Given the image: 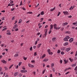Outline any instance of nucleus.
<instances>
[{
    "mask_svg": "<svg viewBox=\"0 0 77 77\" xmlns=\"http://www.w3.org/2000/svg\"><path fill=\"white\" fill-rule=\"evenodd\" d=\"M70 38V37H69V36H67L63 40L64 41H68V39Z\"/></svg>",
    "mask_w": 77,
    "mask_h": 77,
    "instance_id": "nucleus-1",
    "label": "nucleus"
},
{
    "mask_svg": "<svg viewBox=\"0 0 77 77\" xmlns=\"http://www.w3.org/2000/svg\"><path fill=\"white\" fill-rule=\"evenodd\" d=\"M47 51H48V53L50 55L51 54V55L53 54V52H51V50H50V49H48Z\"/></svg>",
    "mask_w": 77,
    "mask_h": 77,
    "instance_id": "nucleus-2",
    "label": "nucleus"
},
{
    "mask_svg": "<svg viewBox=\"0 0 77 77\" xmlns=\"http://www.w3.org/2000/svg\"><path fill=\"white\" fill-rule=\"evenodd\" d=\"M63 13L64 14V15H69V13H68V12L67 11H63Z\"/></svg>",
    "mask_w": 77,
    "mask_h": 77,
    "instance_id": "nucleus-3",
    "label": "nucleus"
},
{
    "mask_svg": "<svg viewBox=\"0 0 77 77\" xmlns=\"http://www.w3.org/2000/svg\"><path fill=\"white\" fill-rule=\"evenodd\" d=\"M28 65L29 67H30V68H33L34 67V65L30 63H29Z\"/></svg>",
    "mask_w": 77,
    "mask_h": 77,
    "instance_id": "nucleus-4",
    "label": "nucleus"
},
{
    "mask_svg": "<svg viewBox=\"0 0 77 77\" xmlns=\"http://www.w3.org/2000/svg\"><path fill=\"white\" fill-rule=\"evenodd\" d=\"M71 50V48H66V49L65 50L66 52H68L69 51Z\"/></svg>",
    "mask_w": 77,
    "mask_h": 77,
    "instance_id": "nucleus-5",
    "label": "nucleus"
},
{
    "mask_svg": "<svg viewBox=\"0 0 77 77\" xmlns=\"http://www.w3.org/2000/svg\"><path fill=\"white\" fill-rule=\"evenodd\" d=\"M20 72L22 73H25L26 72H27V71L26 70H21L20 71Z\"/></svg>",
    "mask_w": 77,
    "mask_h": 77,
    "instance_id": "nucleus-6",
    "label": "nucleus"
},
{
    "mask_svg": "<svg viewBox=\"0 0 77 77\" xmlns=\"http://www.w3.org/2000/svg\"><path fill=\"white\" fill-rule=\"evenodd\" d=\"M48 58H45L43 60V62H47L48 61Z\"/></svg>",
    "mask_w": 77,
    "mask_h": 77,
    "instance_id": "nucleus-7",
    "label": "nucleus"
},
{
    "mask_svg": "<svg viewBox=\"0 0 77 77\" xmlns=\"http://www.w3.org/2000/svg\"><path fill=\"white\" fill-rule=\"evenodd\" d=\"M18 72H15L14 74V77H16V76H17V75H18Z\"/></svg>",
    "mask_w": 77,
    "mask_h": 77,
    "instance_id": "nucleus-8",
    "label": "nucleus"
},
{
    "mask_svg": "<svg viewBox=\"0 0 77 77\" xmlns=\"http://www.w3.org/2000/svg\"><path fill=\"white\" fill-rule=\"evenodd\" d=\"M74 40L73 38H71L69 40V42L70 43L72 42V41Z\"/></svg>",
    "mask_w": 77,
    "mask_h": 77,
    "instance_id": "nucleus-9",
    "label": "nucleus"
},
{
    "mask_svg": "<svg viewBox=\"0 0 77 77\" xmlns=\"http://www.w3.org/2000/svg\"><path fill=\"white\" fill-rule=\"evenodd\" d=\"M1 61H2V63H4L5 64H6V63H7L6 61H5V60H1Z\"/></svg>",
    "mask_w": 77,
    "mask_h": 77,
    "instance_id": "nucleus-10",
    "label": "nucleus"
},
{
    "mask_svg": "<svg viewBox=\"0 0 77 77\" xmlns=\"http://www.w3.org/2000/svg\"><path fill=\"white\" fill-rule=\"evenodd\" d=\"M54 28L55 29H56H56L57 28V25L56 24H54Z\"/></svg>",
    "mask_w": 77,
    "mask_h": 77,
    "instance_id": "nucleus-11",
    "label": "nucleus"
},
{
    "mask_svg": "<svg viewBox=\"0 0 77 77\" xmlns=\"http://www.w3.org/2000/svg\"><path fill=\"white\" fill-rule=\"evenodd\" d=\"M17 26H18V25H17V24H16L14 26L13 28L15 29L16 28H17Z\"/></svg>",
    "mask_w": 77,
    "mask_h": 77,
    "instance_id": "nucleus-12",
    "label": "nucleus"
},
{
    "mask_svg": "<svg viewBox=\"0 0 77 77\" xmlns=\"http://www.w3.org/2000/svg\"><path fill=\"white\" fill-rule=\"evenodd\" d=\"M68 24V23L67 22L64 23L63 24V26H65L67 25Z\"/></svg>",
    "mask_w": 77,
    "mask_h": 77,
    "instance_id": "nucleus-13",
    "label": "nucleus"
},
{
    "mask_svg": "<svg viewBox=\"0 0 77 77\" xmlns=\"http://www.w3.org/2000/svg\"><path fill=\"white\" fill-rule=\"evenodd\" d=\"M56 37L53 38L52 39L53 42H54V41H56Z\"/></svg>",
    "mask_w": 77,
    "mask_h": 77,
    "instance_id": "nucleus-14",
    "label": "nucleus"
},
{
    "mask_svg": "<svg viewBox=\"0 0 77 77\" xmlns=\"http://www.w3.org/2000/svg\"><path fill=\"white\" fill-rule=\"evenodd\" d=\"M75 7V6H74V5L72 6L71 7H70V8L69 9V10L73 9V8H74Z\"/></svg>",
    "mask_w": 77,
    "mask_h": 77,
    "instance_id": "nucleus-15",
    "label": "nucleus"
},
{
    "mask_svg": "<svg viewBox=\"0 0 77 77\" xmlns=\"http://www.w3.org/2000/svg\"><path fill=\"white\" fill-rule=\"evenodd\" d=\"M41 44L40 43L39 44H38L37 45V47L38 48H40V47H41Z\"/></svg>",
    "mask_w": 77,
    "mask_h": 77,
    "instance_id": "nucleus-16",
    "label": "nucleus"
},
{
    "mask_svg": "<svg viewBox=\"0 0 77 77\" xmlns=\"http://www.w3.org/2000/svg\"><path fill=\"white\" fill-rule=\"evenodd\" d=\"M68 45V43L67 42H65L63 44L64 46H66V45Z\"/></svg>",
    "mask_w": 77,
    "mask_h": 77,
    "instance_id": "nucleus-17",
    "label": "nucleus"
},
{
    "mask_svg": "<svg viewBox=\"0 0 77 77\" xmlns=\"http://www.w3.org/2000/svg\"><path fill=\"white\" fill-rule=\"evenodd\" d=\"M50 29L51 30V29L53 28V25L52 24H51L50 25Z\"/></svg>",
    "mask_w": 77,
    "mask_h": 77,
    "instance_id": "nucleus-18",
    "label": "nucleus"
},
{
    "mask_svg": "<svg viewBox=\"0 0 77 77\" xmlns=\"http://www.w3.org/2000/svg\"><path fill=\"white\" fill-rule=\"evenodd\" d=\"M55 9H56V7H54L53 8H51L50 9V11H54V10H55Z\"/></svg>",
    "mask_w": 77,
    "mask_h": 77,
    "instance_id": "nucleus-19",
    "label": "nucleus"
},
{
    "mask_svg": "<svg viewBox=\"0 0 77 77\" xmlns=\"http://www.w3.org/2000/svg\"><path fill=\"white\" fill-rule=\"evenodd\" d=\"M47 33L45 32V34L43 35V37H45L47 36Z\"/></svg>",
    "mask_w": 77,
    "mask_h": 77,
    "instance_id": "nucleus-20",
    "label": "nucleus"
},
{
    "mask_svg": "<svg viewBox=\"0 0 77 77\" xmlns=\"http://www.w3.org/2000/svg\"><path fill=\"white\" fill-rule=\"evenodd\" d=\"M64 61L65 64L67 63L68 62V60H64Z\"/></svg>",
    "mask_w": 77,
    "mask_h": 77,
    "instance_id": "nucleus-21",
    "label": "nucleus"
},
{
    "mask_svg": "<svg viewBox=\"0 0 77 77\" xmlns=\"http://www.w3.org/2000/svg\"><path fill=\"white\" fill-rule=\"evenodd\" d=\"M17 56H18V54H15L14 56V57H17Z\"/></svg>",
    "mask_w": 77,
    "mask_h": 77,
    "instance_id": "nucleus-22",
    "label": "nucleus"
},
{
    "mask_svg": "<svg viewBox=\"0 0 77 77\" xmlns=\"http://www.w3.org/2000/svg\"><path fill=\"white\" fill-rule=\"evenodd\" d=\"M65 33H67V34H70L71 32L69 31H66Z\"/></svg>",
    "mask_w": 77,
    "mask_h": 77,
    "instance_id": "nucleus-23",
    "label": "nucleus"
},
{
    "mask_svg": "<svg viewBox=\"0 0 77 77\" xmlns=\"http://www.w3.org/2000/svg\"><path fill=\"white\" fill-rule=\"evenodd\" d=\"M76 65H77V64H76V63H75V64H73L72 65V67H74V66H76Z\"/></svg>",
    "mask_w": 77,
    "mask_h": 77,
    "instance_id": "nucleus-24",
    "label": "nucleus"
},
{
    "mask_svg": "<svg viewBox=\"0 0 77 77\" xmlns=\"http://www.w3.org/2000/svg\"><path fill=\"white\" fill-rule=\"evenodd\" d=\"M69 60L71 62H72L73 60L71 59V58H69Z\"/></svg>",
    "mask_w": 77,
    "mask_h": 77,
    "instance_id": "nucleus-25",
    "label": "nucleus"
},
{
    "mask_svg": "<svg viewBox=\"0 0 77 77\" xmlns=\"http://www.w3.org/2000/svg\"><path fill=\"white\" fill-rule=\"evenodd\" d=\"M54 63H52L51 64V67L53 68V67L54 66Z\"/></svg>",
    "mask_w": 77,
    "mask_h": 77,
    "instance_id": "nucleus-26",
    "label": "nucleus"
},
{
    "mask_svg": "<svg viewBox=\"0 0 77 77\" xmlns=\"http://www.w3.org/2000/svg\"><path fill=\"white\" fill-rule=\"evenodd\" d=\"M21 22H22V19H20V20H19L18 23H21Z\"/></svg>",
    "mask_w": 77,
    "mask_h": 77,
    "instance_id": "nucleus-27",
    "label": "nucleus"
},
{
    "mask_svg": "<svg viewBox=\"0 0 77 77\" xmlns=\"http://www.w3.org/2000/svg\"><path fill=\"white\" fill-rule=\"evenodd\" d=\"M22 75H23V74H22V73H20L19 74V77H21L22 76Z\"/></svg>",
    "mask_w": 77,
    "mask_h": 77,
    "instance_id": "nucleus-28",
    "label": "nucleus"
},
{
    "mask_svg": "<svg viewBox=\"0 0 77 77\" xmlns=\"http://www.w3.org/2000/svg\"><path fill=\"white\" fill-rule=\"evenodd\" d=\"M45 57V54H44L42 56V59H44V58Z\"/></svg>",
    "mask_w": 77,
    "mask_h": 77,
    "instance_id": "nucleus-29",
    "label": "nucleus"
},
{
    "mask_svg": "<svg viewBox=\"0 0 77 77\" xmlns=\"http://www.w3.org/2000/svg\"><path fill=\"white\" fill-rule=\"evenodd\" d=\"M14 65H11L9 67V69H11V68H12L13 66Z\"/></svg>",
    "mask_w": 77,
    "mask_h": 77,
    "instance_id": "nucleus-30",
    "label": "nucleus"
},
{
    "mask_svg": "<svg viewBox=\"0 0 77 77\" xmlns=\"http://www.w3.org/2000/svg\"><path fill=\"white\" fill-rule=\"evenodd\" d=\"M61 51L60 50H58L57 52V53H60V52Z\"/></svg>",
    "mask_w": 77,
    "mask_h": 77,
    "instance_id": "nucleus-31",
    "label": "nucleus"
},
{
    "mask_svg": "<svg viewBox=\"0 0 77 77\" xmlns=\"http://www.w3.org/2000/svg\"><path fill=\"white\" fill-rule=\"evenodd\" d=\"M5 17H3L2 18V20H5Z\"/></svg>",
    "mask_w": 77,
    "mask_h": 77,
    "instance_id": "nucleus-32",
    "label": "nucleus"
},
{
    "mask_svg": "<svg viewBox=\"0 0 77 77\" xmlns=\"http://www.w3.org/2000/svg\"><path fill=\"white\" fill-rule=\"evenodd\" d=\"M60 29V27H57V28L56 29V30H59V29Z\"/></svg>",
    "mask_w": 77,
    "mask_h": 77,
    "instance_id": "nucleus-33",
    "label": "nucleus"
},
{
    "mask_svg": "<svg viewBox=\"0 0 77 77\" xmlns=\"http://www.w3.org/2000/svg\"><path fill=\"white\" fill-rule=\"evenodd\" d=\"M27 14H33V13L32 12H29L27 13Z\"/></svg>",
    "mask_w": 77,
    "mask_h": 77,
    "instance_id": "nucleus-34",
    "label": "nucleus"
},
{
    "mask_svg": "<svg viewBox=\"0 0 77 77\" xmlns=\"http://www.w3.org/2000/svg\"><path fill=\"white\" fill-rule=\"evenodd\" d=\"M23 59L24 60H27V57H23Z\"/></svg>",
    "mask_w": 77,
    "mask_h": 77,
    "instance_id": "nucleus-35",
    "label": "nucleus"
},
{
    "mask_svg": "<svg viewBox=\"0 0 77 77\" xmlns=\"http://www.w3.org/2000/svg\"><path fill=\"white\" fill-rule=\"evenodd\" d=\"M33 74L34 75H36V72H32Z\"/></svg>",
    "mask_w": 77,
    "mask_h": 77,
    "instance_id": "nucleus-36",
    "label": "nucleus"
},
{
    "mask_svg": "<svg viewBox=\"0 0 77 77\" xmlns=\"http://www.w3.org/2000/svg\"><path fill=\"white\" fill-rule=\"evenodd\" d=\"M7 34L11 35V32H8L7 33Z\"/></svg>",
    "mask_w": 77,
    "mask_h": 77,
    "instance_id": "nucleus-37",
    "label": "nucleus"
},
{
    "mask_svg": "<svg viewBox=\"0 0 77 77\" xmlns=\"http://www.w3.org/2000/svg\"><path fill=\"white\" fill-rule=\"evenodd\" d=\"M44 20V18H42L41 19V21H40V22H42V21H43V20Z\"/></svg>",
    "mask_w": 77,
    "mask_h": 77,
    "instance_id": "nucleus-38",
    "label": "nucleus"
},
{
    "mask_svg": "<svg viewBox=\"0 0 77 77\" xmlns=\"http://www.w3.org/2000/svg\"><path fill=\"white\" fill-rule=\"evenodd\" d=\"M6 29H7V28H4L2 30V31H5V30Z\"/></svg>",
    "mask_w": 77,
    "mask_h": 77,
    "instance_id": "nucleus-39",
    "label": "nucleus"
},
{
    "mask_svg": "<svg viewBox=\"0 0 77 77\" xmlns=\"http://www.w3.org/2000/svg\"><path fill=\"white\" fill-rule=\"evenodd\" d=\"M21 63H22V62H20L19 63V66H20V65H21Z\"/></svg>",
    "mask_w": 77,
    "mask_h": 77,
    "instance_id": "nucleus-40",
    "label": "nucleus"
},
{
    "mask_svg": "<svg viewBox=\"0 0 77 77\" xmlns=\"http://www.w3.org/2000/svg\"><path fill=\"white\" fill-rule=\"evenodd\" d=\"M51 32V29H50V31H49V34H50Z\"/></svg>",
    "mask_w": 77,
    "mask_h": 77,
    "instance_id": "nucleus-41",
    "label": "nucleus"
},
{
    "mask_svg": "<svg viewBox=\"0 0 77 77\" xmlns=\"http://www.w3.org/2000/svg\"><path fill=\"white\" fill-rule=\"evenodd\" d=\"M37 54H36V52H35L34 54V56H36Z\"/></svg>",
    "mask_w": 77,
    "mask_h": 77,
    "instance_id": "nucleus-42",
    "label": "nucleus"
},
{
    "mask_svg": "<svg viewBox=\"0 0 77 77\" xmlns=\"http://www.w3.org/2000/svg\"><path fill=\"white\" fill-rule=\"evenodd\" d=\"M47 30H48V29H45V33H47Z\"/></svg>",
    "mask_w": 77,
    "mask_h": 77,
    "instance_id": "nucleus-43",
    "label": "nucleus"
},
{
    "mask_svg": "<svg viewBox=\"0 0 77 77\" xmlns=\"http://www.w3.org/2000/svg\"><path fill=\"white\" fill-rule=\"evenodd\" d=\"M63 29H64V28L62 27L61 28V29L60 30L62 31H63Z\"/></svg>",
    "mask_w": 77,
    "mask_h": 77,
    "instance_id": "nucleus-44",
    "label": "nucleus"
},
{
    "mask_svg": "<svg viewBox=\"0 0 77 77\" xmlns=\"http://www.w3.org/2000/svg\"><path fill=\"white\" fill-rule=\"evenodd\" d=\"M15 19V16H14L12 18V20H14Z\"/></svg>",
    "mask_w": 77,
    "mask_h": 77,
    "instance_id": "nucleus-45",
    "label": "nucleus"
},
{
    "mask_svg": "<svg viewBox=\"0 0 77 77\" xmlns=\"http://www.w3.org/2000/svg\"><path fill=\"white\" fill-rule=\"evenodd\" d=\"M52 70L54 71V72H55V70H54V68H53L52 69Z\"/></svg>",
    "mask_w": 77,
    "mask_h": 77,
    "instance_id": "nucleus-46",
    "label": "nucleus"
},
{
    "mask_svg": "<svg viewBox=\"0 0 77 77\" xmlns=\"http://www.w3.org/2000/svg\"><path fill=\"white\" fill-rule=\"evenodd\" d=\"M41 15H43L44 14V11H42L41 13Z\"/></svg>",
    "mask_w": 77,
    "mask_h": 77,
    "instance_id": "nucleus-47",
    "label": "nucleus"
},
{
    "mask_svg": "<svg viewBox=\"0 0 77 77\" xmlns=\"http://www.w3.org/2000/svg\"><path fill=\"white\" fill-rule=\"evenodd\" d=\"M61 54L62 55L64 54V52H63V51H62L61 52Z\"/></svg>",
    "mask_w": 77,
    "mask_h": 77,
    "instance_id": "nucleus-48",
    "label": "nucleus"
},
{
    "mask_svg": "<svg viewBox=\"0 0 77 77\" xmlns=\"http://www.w3.org/2000/svg\"><path fill=\"white\" fill-rule=\"evenodd\" d=\"M35 62V60H32V61H31V62H32V63H34Z\"/></svg>",
    "mask_w": 77,
    "mask_h": 77,
    "instance_id": "nucleus-49",
    "label": "nucleus"
},
{
    "mask_svg": "<svg viewBox=\"0 0 77 77\" xmlns=\"http://www.w3.org/2000/svg\"><path fill=\"white\" fill-rule=\"evenodd\" d=\"M48 27V25H46V26L45 27V28H47V27Z\"/></svg>",
    "mask_w": 77,
    "mask_h": 77,
    "instance_id": "nucleus-50",
    "label": "nucleus"
},
{
    "mask_svg": "<svg viewBox=\"0 0 77 77\" xmlns=\"http://www.w3.org/2000/svg\"><path fill=\"white\" fill-rule=\"evenodd\" d=\"M15 9V8H12L11 9V11H14V10Z\"/></svg>",
    "mask_w": 77,
    "mask_h": 77,
    "instance_id": "nucleus-51",
    "label": "nucleus"
},
{
    "mask_svg": "<svg viewBox=\"0 0 77 77\" xmlns=\"http://www.w3.org/2000/svg\"><path fill=\"white\" fill-rule=\"evenodd\" d=\"M8 6H12V4H8Z\"/></svg>",
    "mask_w": 77,
    "mask_h": 77,
    "instance_id": "nucleus-52",
    "label": "nucleus"
},
{
    "mask_svg": "<svg viewBox=\"0 0 77 77\" xmlns=\"http://www.w3.org/2000/svg\"><path fill=\"white\" fill-rule=\"evenodd\" d=\"M22 5V1H21L20 5V6H21Z\"/></svg>",
    "mask_w": 77,
    "mask_h": 77,
    "instance_id": "nucleus-53",
    "label": "nucleus"
},
{
    "mask_svg": "<svg viewBox=\"0 0 77 77\" xmlns=\"http://www.w3.org/2000/svg\"><path fill=\"white\" fill-rule=\"evenodd\" d=\"M36 48V46H34L33 47V48L34 49H35Z\"/></svg>",
    "mask_w": 77,
    "mask_h": 77,
    "instance_id": "nucleus-54",
    "label": "nucleus"
},
{
    "mask_svg": "<svg viewBox=\"0 0 77 77\" xmlns=\"http://www.w3.org/2000/svg\"><path fill=\"white\" fill-rule=\"evenodd\" d=\"M22 69H24V70L26 69V68H25L24 66H23V67H22Z\"/></svg>",
    "mask_w": 77,
    "mask_h": 77,
    "instance_id": "nucleus-55",
    "label": "nucleus"
},
{
    "mask_svg": "<svg viewBox=\"0 0 77 77\" xmlns=\"http://www.w3.org/2000/svg\"><path fill=\"white\" fill-rule=\"evenodd\" d=\"M32 47H31V48H30V51H32Z\"/></svg>",
    "mask_w": 77,
    "mask_h": 77,
    "instance_id": "nucleus-56",
    "label": "nucleus"
},
{
    "mask_svg": "<svg viewBox=\"0 0 77 77\" xmlns=\"http://www.w3.org/2000/svg\"><path fill=\"white\" fill-rule=\"evenodd\" d=\"M5 70H8V68L6 67H5Z\"/></svg>",
    "mask_w": 77,
    "mask_h": 77,
    "instance_id": "nucleus-57",
    "label": "nucleus"
},
{
    "mask_svg": "<svg viewBox=\"0 0 77 77\" xmlns=\"http://www.w3.org/2000/svg\"><path fill=\"white\" fill-rule=\"evenodd\" d=\"M60 14V12H59L58 13V14H57V16H59Z\"/></svg>",
    "mask_w": 77,
    "mask_h": 77,
    "instance_id": "nucleus-58",
    "label": "nucleus"
},
{
    "mask_svg": "<svg viewBox=\"0 0 77 77\" xmlns=\"http://www.w3.org/2000/svg\"><path fill=\"white\" fill-rule=\"evenodd\" d=\"M69 72H66V73L65 74H66V75H67V74H69Z\"/></svg>",
    "mask_w": 77,
    "mask_h": 77,
    "instance_id": "nucleus-59",
    "label": "nucleus"
},
{
    "mask_svg": "<svg viewBox=\"0 0 77 77\" xmlns=\"http://www.w3.org/2000/svg\"><path fill=\"white\" fill-rule=\"evenodd\" d=\"M37 43H38V41H36L35 43V45H36V44H37Z\"/></svg>",
    "mask_w": 77,
    "mask_h": 77,
    "instance_id": "nucleus-60",
    "label": "nucleus"
},
{
    "mask_svg": "<svg viewBox=\"0 0 77 77\" xmlns=\"http://www.w3.org/2000/svg\"><path fill=\"white\" fill-rule=\"evenodd\" d=\"M58 6L60 7V8L61 7V4H59Z\"/></svg>",
    "mask_w": 77,
    "mask_h": 77,
    "instance_id": "nucleus-61",
    "label": "nucleus"
},
{
    "mask_svg": "<svg viewBox=\"0 0 77 77\" xmlns=\"http://www.w3.org/2000/svg\"><path fill=\"white\" fill-rule=\"evenodd\" d=\"M75 70H77V66H76L75 67Z\"/></svg>",
    "mask_w": 77,
    "mask_h": 77,
    "instance_id": "nucleus-62",
    "label": "nucleus"
},
{
    "mask_svg": "<svg viewBox=\"0 0 77 77\" xmlns=\"http://www.w3.org/2000/svg\"><path fill=\"white\" fill-rule=\"evenodd\" d=\"M68 18H71V17H72V16L71 15H70L69 16H68Z\"/></svg>",
    "mask_w": 77,
    "mask_h": 77,
    "instance_id": "nucleus-63",
    "label": "nucleus"
},
{
    "mask_svg": "<svg viewBox=\"0 0 77 77\" xmlns=\"http://www.w3.org/2000/svg\"><path fill=\"white\" fill-rule=\"evenodd\" d=\"M52 74H51L50 75L49 77H52Z\"/></svg>",
    "mask_w": 77,
    "mask_h": 77,
    "instance_id": "nucleus-64",
    "label": "nucleus"
}]
</instances>
